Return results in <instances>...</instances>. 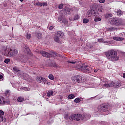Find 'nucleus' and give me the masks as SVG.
Returning a JSON list of instances; mask_svg holds the SVG:
<instances>
[{
  "mask_svg": "<svg viewBox=\"0 0 125 125\" xmlns=\"http://www.w3.org/2000/svg\"><path fill=\"white\" fill-rule=\"evenodd\" d=\"M17 100L19 101V102H22L25 100V99L22 97H19Z\"/></svg>",
  "mask_w": 125,
  "mask_h": 125,
  "instance_id": "24",
  "label": "nucleus"
},
{
  "mask_svg": "<svg viewBox=\"0 0 125 125\" xmlns=\"http://www.w3.org/2000/svg\"><path fill=\"white\" fill-rule=\"evenodd\" d=\"M62 22L64 23V25H66V26H68V24H69L68 22V20H67V19H66L65 18H63Z\"/></svg>",
  "mask_w": 125,
  "mask_h": 125,
  "instance_id": "22",
  "label": "nucleus"
},
{
  "mask_svg": "<svg viewBox=\"0 0 125 125\" xmlns=\"http://www.w3.org/2000/svg\"><path fill=\"white\" fill-rule=\"evenodd\" d=\"M99 42H103V43H110V41H104L103 38H100L98 40Z\"/></svg>",
  "mask_w": 125,
  "mask_h": 125,
  "instance_id": "16",
  "label": "nucleus"
},
{
  "mask_svg": "<svg viewBox=\"0 0 125 125\" xmlns=\"http://www.w3.org/2000/svg\"><path fill=\"white\" fill-rule=\"evenodd\" d=\"M26 38H27V39H30L31 38V34L27 33Z\"/></svg>",
  "mask_w": 125,
  "mask_h": 125,
  "instance_id": "46",
  "label": "nucleus"
},
{
  "mask_svg": "<svg viewBox=\"0 0 125 125\" xmlns=\"http://www.w3.org/2000/svg\"><path fill=\"white\" fill-rule=\"evenodd\" d=\"M4 63H5V64H8V63L9 62H10V59H5V60L4 61Z\"/></svg>",
  "mask_w": 125,
  "mask_h": 125,
  "instance_id": "31",
  "label": "nucleus"
},
{
  "mask_svg": "<svg viewBox=\"0 0 125 125\" xmlns=\"http://www.w3.org/2000/svg\"><path fill=\"white\" fill-rule=\"evenodd\" d=\"M0 61H2V58H1V56H0Z\"/></svg>",
  "mask_w": 125,
  "mask_h": 125,
  "instance_id": "54",
  "label": "nucleus"
},
{
  "mask_svg": "<svg viewBox=\"0 0 125 125\" xmlns=\"http://www.w3.org/2000/svg\"><path fill=\"white\" fill-rule=\"evenodd\" d=\"M13 69L14 71V73H19V70H18L17 67H13Z\"/></svg>",
  "mask_w": 125,
  "mask_h": 125,
  "instance_id": "35",
  "label": "nucleus"
},
{
  "mask_svg": "<svg viewBox=\"0 0 125 125\" xmlns=\"http://www.w3.org/2000/svg\"><path fill=\"white\" fill-rule=\"evenodd\" d=\"M26 76L28 77V75H26Z\"/></svg>",
  "mask_w": 125,
  "mask_h": 125,
  "instance_id": "61",
  "label": "nucleus"
},
{
  "mask_svg": "<svg viewBox=\"0 0 125 125\" xmlns=\"http://www.w3.org/2000/svg\"><path fill=\"white\" fill-rule=\"evenodd\" d=\"M71 118L72 120L77 121H80V120H83V119H84L82 115L78 114H73L71 116Z\"/></svg>",
  "mask_w": 125,
  "mask_h": 125,
  "instance_id": "10",
  "label": "nucleus"
},
{
  "mask_svg": "<svg viewBox=\"0 0 125 125\" xmlns=\"http://www.w3.org/2000/svg\"><path fill=\"white\" fill-rule=\"evenodd\" d=\"M42 5L43 6H47V3H46V2L42 3Z\"/></svg>",
  "mask_w": 125,
  "mask_h": 125,
  "instance_id": "48",
  "label": "nucleus"
},
{
  "mask_svg": "<svg viewBox=\"0 0 125 125\" xmlns=\"http://www.w3.org/2000/svg\"><path fill=\"white\" fill-rule=\"evenodd\" d=\"M10 94V90H7L5 92V94H6V95H9Z\"/></svg>",
  "mask_w": 125,
  "mask_h": 125,
  "instance_id": "41",
  "label": "nucleus"
},
{
  "mask_svg": "<svg viewBox=\"0 0 125 125\" xmlns=\"http://www.w3.org/2000/svg\"><path fill=\"white\" fill-rule=\"evenodd\" d=\"M71 80L74 82V83H83V84H85L86 83L84 78L79 75H76L72 77Z\"/></svg>",
  "mask_w": 125,
  "mask_h": 125,
  "instance_id": "3",
  "label": "nucleus"
},
{
  "mask_svg": "<svg viewBox=\"0 0 125 125\" xmlns=\"http://www.w3.org/2000/svg\"><path fill=\"white\" fill-rule=\"evenodd\" d=\"M3 51H4L5 54L6 55L8 54L9 55H11V56H16L18 53V51L17 50L15 49L11 50V49H10L9 51V50L6 48L3 50Z\"/></svg>",
  "mask_w": 125,
  "mask_h": 125,
  "instance_id": "7",
  "label": "nucleus"
},
{
  "mask_svg": "<svg viewBox=\"0 0 125 125\" xmlns=\"http://www.w3.org/2000/svg\"><path fill=\"white\" fill-rule=\"evenodd\" d=\"M99 84H100V83H98V85H99Z\"/></svg>",
  "mask_w": 125,
  "mask_h": 125,
  "instance_id": "60",
  "label": "nucleus"
},
{
  "mask_svg": "<svg viewBox=\"0 0 125 125\" xmlns=\"http://www.w3.org/2000/svg\"><path fill=\"white\" fill-rule=\"evenodd\" d=\"M110 24H114V25H121L122 22L121 19H118L115 18H111L109 20Z\"/></svg>",
  "mask_w": 125,
  "mask_h": 125,
  "instance_id": "8",
  "label": "nucleus"
},
{
  "mask_svg": "<svg viewBox=\"0 0 125 125\" xmlns=\"http://www.w3.org/2000/svg\"><path fill=\"white\" fill-rule=\"evenodd\" d=\"M106 18H110V17H112V14H106L105 15Z\"/></svg>",
  "mask_w": 125,
  "mask_h": 125,
  "instance_id": "36",
  "label": "nucleus"
},
{
  "mask_svg": "<svg viewBox=\"0 0 125 125\" xmlns=\"http://www.w3.org/2000/svg\"><path fill=\"white\" fill-rule=\"evenodd\" d=\"M98 10L100 12L103 11V7L102 6L99 7Z\"/></svg>",
  "mask_w": 125,
  "mask_h": 125,
  "instance_id": "37",
  "label": "nucleus"
},
{
  "mask_svg": "<svg viewBox=\"0 0 125 125\" xmlns=\"http://www.w3.org/2000/svg\"><path fill=\"white\" fill-rule=\"evenodd\" d=\"M6 25H7V22H4V23H3V26H6Z\"/></svg>",
  "mask_w": 125,
  "mask_h": 125,
  "instance_id": "50",
  "label": "nucleus"
},
{
  "mask_svg": "<svg viewBox=\"0 0 125 125\" xmlns=\"http://www.w3.org/2000/svg\"><path fill=\"white\" fill-rule=\"evenodd\" d=\"M99 82L100 83H104L103 87L104 88H108V87H113V84H114V82L110 81L107 78L104 77H101L98 79Z\"/></svg>",
  "mask_w": 125,
  "mask_h": 125,
  "instance_id": "2",
  "label": "nucleus"
},
{
  "mask_svg": "<svg viewBox=\"0 0 125 125\" xmlns=\"http://www.w3.org/2000/svg\"><path fill=\"white\" fill-rule=\"evenodd\" d=\"M94 21L95 22H99V21H101V18L98 16L95 17Z\"/></svg>",
  "mask_w": 125,
  "mask_h": 125,
  "instance_id": "23",
  "label": "nucleus"
},
{
  "mask_svg": "<svg viewBox=\"0 0 125 125\" xmlns=\"http://www.w3.org/2000/svg\"><path fill=\"white\" fill-rule=\"evenodd\" d=\"M124 37L125 32H121L119 34V36H114L113 37V39L114 40V41H122L125 40Z\"/></svg>",
  "mask_w": 125,
  "mask_h": 125,
  "instance_id": "9",
  "label": "nucleus"
},
{
  "mask_svg": "<svg viewBox=\"0 0 125 125\" xmlns=\"http://www.w3.org/2000/svg\"><path fill=\"white\" fill-rule=\"evenodd\" d=\"M99 15V13L97 11L92 10V16H94V17H96Z\"/></svg>",
  "mask_w": 125,
  "mask_h": 125,
  "instance_id": "20",
  "label": "nucleus"
},
{
  "mask_svg": "<svg viewBox=\"0 0 125 125\" xmlns=\"http://www.w3.org/2000/svg\"><path fill=\"white\" fill-rule=\"evenodd\" d=\"M4 112L2 110H0V116H4Z\"/></svg>",
  "mask_w": 125,
  "mask_h": 125,
  "instance_id": "42",
  "label": "nucleus"
},
{
  "mask_svg": "<svg viewBox=\"0 0 125 125\" xmlns=\"http://www.w3.org/2000/svg\"><path fill=\"white\" fill-rule=\"evenodd\" d=\"M21 2H23L24 1V0H19Z\"/></svg>",
  "mask_w": 125,
  "mask_h": 125,
  "instance_id": "55",
  "label": "nucleus"
},
{
  "mask_svg": "<svg viewBox=\"0 0 125 125\" xmlns=\"http://www.w3.org/2000/svg\"><path fill=\"white\" fill-rule=\"evenodd\" d=\"M98 71V69H95L94 73H97Z\"/></svg>",
  "mask_w": 125,
  "mask_h": 125,
  "instance_id": "52",
  "label": "nucleus"
},
{
  "mask_svg": "<svg viewBox=\"0 0 125 125\" xmlns=\"http://www.w3.org/2000/svg\"><path fill=\"white\" fill-rule=\"evenodd\" d=\"M106 32H111L113 31H117V29L115 28L114 27H106Z\"/></svg>",
  "mask_w": 125,
  "mask_h": 125,
  "instance_id": "19",
  "label": "nucleus"
},
{
  "mask_svg": "<svg viewBox=\"0 0 125 125\" xmlns=\"http://www.w3.org/2000/svg\"><path fill=\"white\" fill-rule=\"evenodd\" d=\"M69 20H72V19L71 18H70Z\"/></svg>",
  "mask_w": 125,
  "mask_h": 125,
  "instance_id": "58",
  "label": "nucleus"
},
{
  "mask_svg": "<svg viewBox=\"0 0 125 125\" xmlns=\"http://www.w3.org/2000/svg\"><path fill=\"white\" fill-rule=\"evenodd\" d=\"M26 49H27V51H29V48H27Z\"/></svg>",
  "mask_w": 125,
  "mask_h": 125,
  "instance_id": "57",
  "label": "nucleus"
},
{
  "mask_svg": "<svg viewBox=\"0 0 125 125\" xmlns=\"http://www.w3.org/2000/svg\"><path fill=\"white\" fill-rule=\"evenodd\" d=\"M91 71H92V68L89 67V66L87 65L84 66V72H86V73H91Z\"/></svg>",
  "mask_w": 125,
  "mask_h": 125,
  "instance_id": "13",
  "label": "nucleus"
},
{
  "mask_svg": "<svg viewBox=\"0 0 125 125\" xmlns=\"http://www.w3.org/2000/svg\"><path fill=\"white\" fill-rule=\"evenodd\" d=\"M36 5H39L40 6H42V3L38 2L36 3Z\"/></svg>",
  "mask_w": 125,
  "mask_h": 125,
  "instance_id": "43",
  "label": "nucleus"
},
{
  "mask_svg": "<svg viewBox=\"0 0 125 125\" xmlns=\"http://www.w3.org/2000/svg\"><path fill=\"white\" fill-rule=\"evenodd\" d=\"M48 78L50 80H51L52 81H53L54 80V76H53V75L52 74H50L48 76Z\"/></svg>",
  "mask_w": 125,
  "mask_h": 125,
  "instance_id": "30",
  "label": "nucleus"
},
{
  "mask_svg": "<svg viewBox=\"0 0 125 125\" xmlns=\"http://www.w3.org/2000/svg\"><path fill=\"white\" fill-rule=\"evenodd\" d=\"M92 10H91V11L87 12V16H88V17H91V16H92Z\"/></svg>",
  "mask_w": 125,
  "mask_h": 125,
  "instance_id": "25",
  "label": "nucleus"
},
{
  "mask_svg": "<svg viewBox=\"0 0 125 125\" xmlns=\"http://www.w3.org/2000/svg\"><path fill=\"white\" fill-rule=\"evenodd\" d=\"M117 15H121V14H122V11L120 10L117 11Z\"/></svg>",
  "mask_w": 125,
  "mask_h": 125,
  "instance_id": "45",
  "label": "nucleus"
},
{
  "mask_svg": "<svg viewBox=\"0 0 125 125\" xmlns=\"http://www.w3.org/2000/svg\"><path fill=\"white\" fill-rule=\"evenodd\" d=\"M122 84H121V83L119 82H116L115 83L113 82L112 87H115V88H119V87H120V86Z\"/></svg>",
  "mask_w": 125,
  "mask_h": 125,
  "instance_id": "14",
  "label": "nucleus"
},
{
  "mask_svg": "<svg viewBox=\"0 0 125 125\" xmlns=\"http://www.w3.org/2000/svg\"><path fill=\"white\" fill-rule=\"evenodd\" d=\"M99 111H103V112H108L111 110V106L108 104H103L98 107Z\"/></svg>",
  "mask_w": 125,
  "mask_h": 125,
  "instance_id": "4",
  "label": "nucleus"
},
{
  "mask_svg": "<svg viewBox=\"0 0 125 125\" xmlns=\"http://www.w3.org/2000/svg\"><path fill=\"white\" fill-rule=\"evenodd\" d=\"M105 54L107 59L110 61H117L120 59V57L118 56V52L115 50H109L106 51Z\"/></svg>",
  "mask_w": 125,
  "mask_h": 125,
  "instance_id": "1",
  "label": "nucleus"
},
{
  "mask_svg": "<svg viewBox=\"0 0 125 125\" xmlns=\"http://www.w3.org/2000/svg\"><path fill=\"white\" fill-rule=\"evenodd\" d=\"M0 122H3V123H5V122H6V118H5V116H4V115L0 116Z\"/></svg>",
  "mask_w": 125,
  "mask_h": 125,
  "instance_id": "18",
  "label": "nucleus"
},
{
  "mask_svg": "<svg viewBox=\"0 0 125 125\" xmlns=\"http://www.w3.org/2000/svg\"><path fill=\"white\" fill-rule=\"evenodd\" d=\"M54 27L53 26H51L50 27H49V29L50 30H52V29H53Z\"/></svg>",
  "mask_w": 125,
  "mask_h": 125,
  "instance_id": "51",
  "label": "nucleus"
},
{
  "mask_svg": "<svg viewBox=\"0 0 125 125\" xmlns=\"http://www.w3.org/2000/svg\"><path fill=\"white\" fill-rule=\"evenodd\" d=\"M1 29V26L0 25V30Z\"/></svg>",
  "mask_w": 125,
  "mask_h": 125,
  "instance_id": "59",
  "label": "nucleus"
},
{
  "mask_svg": "<svg viewBox=\"0 0 125 125\" xmlns=\"http://www.w3.org/2000/svg\"><path fill=\"white\" fill-rule=\"evenodd\" d=\"M59 114H62L61 113H59Z\"/></svg>",
  "mask_w": 125,
  "mask_h": 125,
  "instance_id": "62",
  "label": "nucleus"
},
{
  "mask_svg": "<svg viewBox=\"0 0 125 125\" xmlns=\"http://www.w3.org/2000/svg\"><path fill=\"white\" fill-rule=\"evenodd\" d=\"M99 2H100V3H104L105 0H99Z\"/></svg>",
  "mask_w": 125,
  "mask_h": 125,
  "instance_id": "44",
  "label": "nucleus"
},
{
  "mask_svg": "<svg viewBox=\"0 0 125 125\" xmlns=\"http://www.w3.org/2000/svg\"><path fill=\"white\" fill-rule=\"evenodd\" d=\"M53 56H59V57H62V56L61 55L56 54L55 52H53Z\"/></svg>",
  "mask_w": 125,
  "mask_h": 125,
  "instance_id": "32",
  "label": "nucleus"
},
{
  "mask_svg": "<svg viewBox=\"0 0 125 125\" xmlns=\"http://www.w3.org/2000/svg\"><path fill=\"white\" fill-rule=\"evenodd\" d=\"M63 6H64V4H61L58 6V8L59 9H62L63 8Z\"/></svg>",
  "mask_w": 125,
  "mask_h": 125,
  "instance_id": "38",
  "label": "nucleus"
},
{
  "mask_svg": "<svg viewBox=\"0 0 125 125\" xmlns=\"http://www.w3.org/2000/svg\"><path fill=\"white\" fill-rule=\"evenodd\" d=\"M82 117H83V118L84 119H82V120H83L84 121H87V120L90 119L91 116L90 114H85L83 115Z\"/></svg>",
  "mask_w": 125,
  "mask_h": 125,
  "instance_id": "17",
  "label": "nucleus"
},
{
  "mask_svg": "<svg viewBox=\"0 0 125 125\" xmlns=\"http://www.w3.org/2000/svg\"><path fill=\"white\" fill-rule=\"evenodd\" d=\"M81 102V99H79V98H76L74 100V102H75V103H78V102Z\"/></svg>",
  "mask_w": 125,
  "mask_h": 125,
  "instance_id": "34",
  "label": "nucleus"
},
{
  "mask_svg": "<svg viewBox=\"0 0 125 125\" xmlns=\"http://www.w3.org/2000/svg\"><path fill=\"white\" fill-rule=\"evenodd\" d=\"M18 90H23L24 91H29V89L27 88V87H22L20 88L19 89H18Z\"/></svg>",
  "mask_w": 125,
  "mask_h": 125,
  "instance_id": "21",
  "label": "nucleus"
},
{
  "mask_svg": "<svg viewBox=\"0 0 125 125\" xmlns=\"http://www.w3.org/2000/svg\"><path fill=\"white\" fill-rule=\"evenodd\" d=\"M48 124L49 125H50V122H49V121H48Z\"/></svg>",
  "mask_w": 125,
  "mask_h": 125,
  "instance_id": "56",
  "label": "nucleus"
},
{
  "mask_svg": "<svg viewBox=\"0 0 125 125\" xmlns=\"http://www.w3.org/2000/svg\"><path fill=\"white\" fill-rule=\"evenodd\" d=\"M89 22V20L88 19H83V23L84 24H87Z\"/></svg>",
  "mask_w": 125,
  "mask_h": 125,
  "instance_id": "29",
  "label": "nucleus"
},
{
  "mask_svg": "<svg viewBox=\"0 0 125 125\" xmlns=\"http://www.w3.org/2000/svg\"><path fill=\"white\" fill-rule=\"evenodd\" d=\"M10 104V101L9 100L5 99L3 97L0 96V104L7 105V104Z\"/></svg>",
  "mask_w": 125,
  "mask_h": 125,
  "instance_id": "11",
  "label": "nucleus"
},
{
  "mask_svg": "<svg viewBox=\"0 0 125 125\" xmlns=\"http://www.w3.org/2000/svg\"><path fill=\"white\" fill-rule=\"evenodd\" d=\"M36 80L38 83H41V84H44V85L47 84L48 85H50V84H51V83L50 82H49L48 81H47V80H46V79L42 77H41V76L37 77L36 78Z\"/></svg>",
  "mask_w": 125,
  "mask_h": 125,
  "instance_id": "6",
  "label": "nucleus"
},
{
  "mask_svg": "<svg viewBox=\"0 0 125 125\" xmlns=\"http://www.w3.org/2000/svg\"><path fill=\"white\" fill-rule=\"evenodd\" d=\"M65 37V35L64 32H58L55 34V36L54 37V41L57 43H59L60 42V39L59 38H64Z\"/></svg>",
  "mask_w": 125,
  "mask_h": 125,
  "instance_id": "5",
  "label": "nucleus"
},
{
  "mask_svg": "<svg viewBox=\"0 0 125 125\" xmlns=\"http://www.w3.org/2000/svg\"><path fill=\"white\" fill-rule=\"evenodd\" d=\"M53 94V91H49L47 94V96L50 97Z\"/></svg>",
  "mask_w": 125,
  "mask_h": 125,
  "instance_id": "27",
  "label": "nucleus"
},
{
  "mask_svg": "<svg viewBox=\"0 0 125 125\" xmlns=\"http://www.w3.org/2000/svg\"><path fill=\"white\" fill-rule=\"evenodd\" d=\"M68 63H70V64H76L77 63V61L76 60H71V61H67Z\"/></svg>",
  "mask_w": 125,
  "mask_h": 125,
  "instance_id": "26",
  "label": "nucleus"
},
{
  "mask_svg": "<svg viewBox=\"0 0 125 125\" xmlns=\"http://www.w3.org/2000/svg\"><path fill=\"white\" fill-rule=\"evenodd\" d=\"M80 18V16L77 15L74 16V20H78Z\"/></svg>",
  "mask_w": 125,
  "mask_h": 125,
  "instance_id": "39",
  "label": "nucleus"
},
{
  "mask_svg": "<svg viewBox=\"0 0 125 125\" xmlns=\"http://www.w3.org/2000/svg\"><path fill=\"white\" fill-rule=\"evenodd\" d=\"M106 124V122H105L104 121H102L101 122V125H104Z\"/></svg>",
  "mask_w": 125,
  "mask_h": 125,
  "instance_id": "47",
  "label": "nucleus"
},
{
  "mask_svg": "<svg viewBox=\"0 0 125 125\" xmlns=\"http://www.w3.org/2000/svg\"><path fill=\"white\" fill-rule=\"evenodd\" d=\"M75 98V95L70 94L68 97V99H74Z\"/></svg>",
  "mask_w": 125,
  "mask_h": 125,
  "instance_id": "28",
  "label": "nucleus"
},
{
  "mask_svg": "<svg viewBox=\"0 0 125 125\" xmlns=\"http://www.w3.org/2000/svg\"><path fill=\"white\" fill-rule=\"evenodd\" d=\"M40 53L42 55V56H44V57H49V56H50V54L44 51H41Z\"/></svg>",
  "mask_w": 125,
  "mask_h": 125,
  "instance_id": "15",
  "label": "nucleus"
},
{
  "mask_svg": "<svg viewBox=\"0 0 125 125\" xmlns=\"http://www.w3.org/2000/svg\"><path fill=\"white\" fill-rule=\"evenodd\" d=\"M3 78V76H2V75L0 74V81H1V80H2Z\"/></svg>",
  "mask_w": 125,
  "mask_h": 125,
  "instance_id": "49",
  "label": "nucleus"
},
{
  "mask_svg": "<svg viewBox=\"0 0 125 125\" xmlns=\"http://www.w3.org/2000/svg\"><path fill=\"white\" fill-rule=\"evenodd\" d=\"M72 11H73V9H71L69 7L66 8L65 9H63L62 10V12H65L66 14H70Z\"/></svg>",
  "mask_w": 125,
  "mask_h": 125,
  "instance_id": "12",
  "label": "nucleus"
},
{
  "mask_svg": "<svg viewBox=\"0 0 125 125\" xmlns=\"http://www.w3.org/2000/svg\"><path fill=\"white\" fill-rule=\"evenodd\" d=\"M37 37L38 39H41V38L42 37V34L41 33H38L37 34Z\"/></svg>",
  "mask_w": 125,
  "mask_h": 125,
  "instance_id": "33",
  "label": "nucleus"
},
{
  "mask_svg": "<svg viewBox=\"0 0 125 125\" xmlns=\"http://www.w3.org/2000/svg\"><path fill=\"white\" fill-rule=\"evenodd\" d=\"M62 21H63L62 17H59L58 19V22H62Z\"/></svg>",
  "mask_w": 125,
  "mask_h": 125,
  "instance_id": "40",
  "label": "nucleus"
},
{
  "mask_svg": "<svg viewBox=\"0 0 125 125\" xmlns=\"http://www.w3.org/2000/svg\"><path fill=\"white\" fill-rule=\"evenodd\" d=\"M123 77L125 79V73H123Z\"/></svg>",
  "mask_w": 125,
  "mask_h": 125,
  "instance_id": "53",
  "label": "nucleus"
}]
</instances>
